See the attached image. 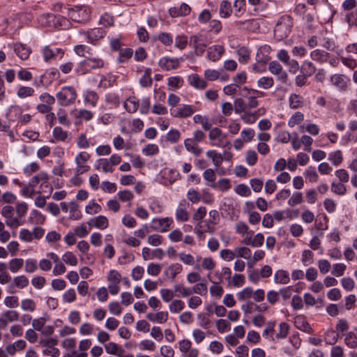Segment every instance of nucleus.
<instances>
[{"instance_id": "3", "label": "nucleus", "mask_w": 357, "mask_h": 357, "mask_svg": "<svg viewBox=\"0 0 357 357\" xmlns=\"http://www.w3.org/2000/svg\"><path fill=\"white\" fill-rule=\"evenodd\" d=\"M56 97L60 105L66 107L75 102L77 93L73 87L64 86L56 94Z\"/></svg>"}, {"instance_id": "42", "label": "nucleus", "mask_w": 357, "mask_h": 357, "mask_svg": "<svg viewBox=\"0 0 357 357\" xmlns=\"http://www.w3.org/2000/svg\"><path fill=\"white\" fill-rule=\"evenodd\" d=\"M280 331L276 334V337L278 339H284L289 334V325L286 322H282L279 325Z\"/></svg>"}, {"instance_id": "6", "label": "nucleus", "mask_w": 357, "mask_h": 357, "mask_svg": "<svg viewBox=\"0 0 357 357\" xmlns=\"http://www.w3.org/2000/svg\"><path fill=\"white\" fill-rule=\"evenodd\" d=\"M189 44L194 48L197 56H201L205 52L206 44L204 43V36L201 33L191 36Z\"/></svg>"}, {"instance_id": "26", "label": "nucleus", "mask_w": 357, "mask_h": 357, "mask_svg": "<svg viewBox=\"0 0 357 357\" xmlns=\"http://www.w3.org/2000/svg\"><path fill=\"white\" fill-rule=\"evenodd\" d=\"M232 13L231 3L226 0H223L220 6V15L222 17L226 18L231 15Z\"/></svg>"}, {"instance_id": "11", "label": "nucleus", "mask_w": 357, "mask_h": 357, "mask_svg": "<svg viewBox=\"0 0 357 357\" xmlns=\"http://www.w3.org/2000/svg\"><path fill=\"white\" fill-rule=\"evenodd\" d=\"M191 8L186 3H182L178 8L174 7L169 9V14L172 17L185 16L190 13Z\"/></svg>"}, {"instance_id": "43", "label": "nucleus", "mask_w": 357, "mask_h": 357, "mask_svg": "<svg viewBox=\"0 0 357 357\" xmlns=\"http://www.w3.org/2000/svg\"><path fill=\"white\" fill-rule=\"evenodd\" d=\"M20 219V218H18V216L14 217L12 215L10 218L6 219V224L11 229H17L23 224V222Z\"/></svg>"}, {"instance_id": "21", "label": "nucleus", "mask_w": 357, "mask_h": 357, "mask_svg": "<svg viewBox=\"0 0 357 357\" xmlns=\"http://www.w3.org/2000/svg\"><path fill=\"white\" fill-rule=\"evenodd\" d=\"M289 276L287 271L284 270H278L274 275V281L277 284H287L289 282Z\"/></svg>"}, {"instance_id": "54", "label": "nucleus", "mask_w": 357, "mask_h": 357, "mask_svg": "<svg viewBox=\"0 0 357 357\" xmlns=\"http://www.w3.org/2000/svg\"><path fill=\"white\" fill-rule=\"evenodd\" d=\"M303 202V194L301 192H295L288 200V204L291 206L299 204Z\"/></svg>"}, {"instance_id": "40", "label": "nucleus", "mask_w": 357, "mask_h": 357, "mask_svg": "<svg viewBox=\"0 0 357 357\" xmlns=\"http://www.w3.org/2000/svg\"><path fill=\"white\" fill-rule=\"evenodd\" d=\"M304 175L306 178H307L310 182L315 183L318 181L319 176L315 171V168L314 167H309L305 171Z\"/></svg>"}, {"instance_id": "16", "label": "nucleus", "mask_w": 357, "mask_h": 357, "mask_svg": "<svg viewBox=\"0 0 357 357\" xmlns=\"http://www.w3.org/2000/svg\"><path fill=\"white\" fill-rule=\"evenodd\" d=\"M105 349L107 354L121 356L124 353L123 349L116 343L110 342L105 344Z\"/></svg>"}, {"instance_id": "14", "label": "nucleus", "mask_w": 357, "mask_h": 357, "mask_svg": "<svg viewBox=\"0 0 357 357\" xmlns=\"http://www.w3.org/2000/svg\"><path fill=\"white\" fill-rule=\"evenodd\" d=\"M195 112V109L191 105H185L182 107L177 109L175 114L172 113V115L176 118H188Z\"/></svg>"}, {"instance_id": "62", "label": "nucleus", "mask_w": 357, "mask_h": 357, "mask_svg": "<svg viewBox=\"0 0 357 357\" xmlns=\"http://www.w3.org/2000/svg\"><path fill=\"white\" fill-rule=\"evenodd\" d=\"M331 190L335 194L344 195L347 192V188L346 186L341 183H333L331 185Z\"/></svg>"}, {"instance_id": "7", "label": "nucleus", "mask_w": 357, "mask_h": 357, "mask_svg": "<svg viewBox=\"0 0 357 357\" xmlns=\"http://www.w3.org/2000/svg\"><path fill=\"white\" fill-rule=\"evenodd\" d=\"M90 158V155L85 151L79 153L75 158V163L77 165V174H82L89 170L90 167L86 163Z\"/></svg>"}, {"instance_id": "10", "label": "nucleus", "mask_w": 357, "mask_h": 357, "mask_svg": "<svg viewBox=\"0 0 357 357\" xmlns=\"http://www.w3.org/2000/svg\"><path fill=\"white\" fill-rule=\"evenodd\" d=\"M179 63L180 59L163 57L160 59L158 64L162 68H164L166 70H170L176 69L179 66Z\"/></svg>"}, {"instance_id": "15", "label": "nucleus", "mask_w": 357, "mask_h": 357, "mask_svg": "<svg viewBox=\"0 0 357 357\" xmlns=\"http://www.w3.org/2000/svg\"><path fill=\"white\" fill-rule=\"evenodd\" d=\"M116 76L108 74L106 76H102L98 83V87L107 89L109 87H112L114 85H116Z\"/></svg>"}, {"instance_id": "63", "label": "nucleus", "mask_w": 357, "mask_h": 357, "mask_svg": "<svg viewBox=\"0 0 357 357\" xmlns=\"http://www.w3.org/2000/svg\"><path fill=\"white\" fill-rule=\"evenodd\" d=\"M180 136L181 134L178 130L172 129L167 135V139L172 143H176L178 141Z\"/></svg>"}, {"instance_id": "25", "label": "nucleus", "mask_w": 357, "mask_h": 357, "mask_svg": "<svg viewBox=\"0 0 357 357\" xmlns=\"http://www.w3.org/2000/svg\"><path fill=\"white\" fill-rule=\"evenodd\" d=\"M316 67L311 61H305L301 68V73L310 77L316 72Z\"/></svg>"}, {"instance_id": "37", "label": "nucleus", "mask_w": 357, "mask_h": 357, "mask_svg": "<svg viewBox=\"0 0 357 357\" xmlns=\"http://www.w3.org/2000/svg\"><path fill=\"white\" fill-rule=\"evenodd\" d=\"M24 264V260L20 258H15L9 262V269L12 273H16L22 268Z\"/></svg>"}, {"instance_id": "8", "label": "nucleus", "mask_w": 357, "mask_h": 357, "mask_svg": "<svg viewBox=\"0 0 357 357\" xmlns=\"http://www.w3.org/2000/svg\"><path fill=\"white\" fill-rule=\"evenodd\" d=\"M269 71L278 76L279 80L285 82L287 79V73L283 70L282 66L276 61H273L268 64Z\"/></svg>"}, {"instance_id": "5", "label": "nucleus", "mask_w": 357, "mask_h": 357, "mask_svg": "<svg viewBox=\"0 0 357 357\" xmlns=\"http://www.w3.org/2000/svg\"><path fill=\"white\" fill-rule=\"evenodd\" d=\"M40 20H46L45 24L47 26H54L65 29L68 24V20L61 15H55L52 13H47L40 17Z\"/></svg>"}, {"instance_id": "31", "label": "nucleus", "mask_w": 357, "mask_h": 357, "mask_svg": "<svg viewBox=\"0 0 357 357\" xmlns=\"http://www.w3.org/2000/svg\"><path fill=\"white\" fill-rule=\"evenodd\" d=\"M103 37V31L102 29H93L87 32V38L89 42L93 43V41L98 40V39Z\"/></svg>"}, {"instance_id": "41", "label": "nucleus", "mask_w": 357, "mask_h": 357, "mask_svg": "<svg viewBox=\"0 0 357 357\" xmlns=\"http://www.w3.org/2000/svg\"><path fill=\"white\" fill-rule=\"evenodd\" d=\"M273 79L270 77H263L257 81V85L259 87L264 89H268L273 86Z\"/></svg>"}, {"instance_id": "61", "label": "nucleus", "mask_w": 357, "mask_h": 357, "mask_svg": "<svg viewBox=\"0 0 357 357\" xmlns=\"http://www.w3.org/2000/svg\"><path fill=\"white\" fill-rule=\"evenodd\" d=\"M235 192L238 195L243 197H248L251 194L250 189L245 184L238 185L235 189Z\"/></svg>"}, {"instance_id": "36", "label": "nucleus", "mask_w": 357, "mask_h": 357, "mask_svg": "<svg viewBox=\"0 0 357 357\" xmlns=\"http://www.w3.org/2000/svg\"><path fill=\"white\" fill-rule=\"evenodd\" d=\"M14 284L10 285V287H17L20 289H23L26 287L29 284V280L24 275H20L14 278L13 279Z\"/></svg>"}, {"instance_id": "51", "label": "nucleus", "mask_w": 357, "mask_h": 357, "mask_svg": "<svg viewBox=\"0 0 357 357\" xmlns=\"http://www.w3.org/2000/svg\"><path fill=\"white\" fill-rule=\"evenodd\" d=\"M184 303L181 300L174 301L169 306V310L174 313H178L184 308Z\"/></svg>"}, {"instance_id": "46", "label": "nucleus", "mask_w": 357, "mask_h": 357, "mask_svg": "<svg viewBox=\"0 0 357 357\" xmlns=\"http://www.w3.org/2000/svg\"><path fill=\"white\" fill-rule=\"evenodd\" d=\"M34 93V89L29 86H21L19 88L17 95L21 98L31 96Z\"/></svg>"}, {"instance_id": "53", "label": "nucleus", "mask_w": 357, "mask_h": 357, "mask_svg": "<svg viewBox=\"0 0 357 357\" xmlns=\"http://www.w3.org/2000/svg\"><path fill=\"white\" fill-rule=\"evenodd\" d=\"M101 206L94 201H93L91 204L86 206L85 207L86 213L90 215L98 213L101 211Z\"/></svg>"}, {"instance_id": "24", "label": "nucleus", "mask_w": 357, "mask_h": 357, "mask_svg": "<svg viewBox=\"0 0 357 357\" xmlns=\"http://www.w3.org/2000/svg\"><path fill=\"white\" fill-rule=\"evenodd\" d=\"M331 82L333 85L335 86L340 90H345L347 88V83L344 81V77L342 75H334L331 77Z\"/></svg>"}, {"instance_id": "48", "label": "nucleus", "mask_w": 357, "mask_h": 357, "mask_svg": "<svg viewBox=\"0 0 357 357\" xmlns=\"http://www.w3.org/2000/svg\"><path fill=\"white\" fill-rule=\"evenodd\" d=\"M326 52L321 50H315L310 54L311 58L317 61L323 62L326 60Z\"/></svg>"}, {"instance_id": "44", "label": "nucleus", "mask_w": 357, "mask_h": 357, "mask_svg": "<svg viewBox=\"0 0 357 357\" xmlns=\"http://www.w3.org/2000/svg\"><path fill=\"white\" fill-rule=\"evenodd\" d=\"M344 342L350 348L354 349L357 347V337L353 332H349L346 334Z\"/></svg>"}, {"instance_id": "64", "label": "nucleus", "mask_w": 357, "mask_h": 357, "mask_svg": "<svg viewBox=\"0 0 357 357\" xmlns=\"http://www.w3.org/2000/svg\"><path fill=\"white\" fill-rule=\"evenodd\" d=\"M345 22H347L349 26L356 25V22H357V9L355 11L349 12L346 14Z\"/></svg>"}, {"instance_id": "55", "label": "nucleus", "mask_w": 357, "mask_h": 357, "mask_svg": "<svg viewBox=\"0 0 357 357\" xmlns=\"http://www.w3.org/2000/svg\"><path fill=\"white\" fill-rule=\"evenodd\" d=\"M303 105L301 97L296 94H292L289 97V106L292 109L301 107Z\"/></svg>"}, {"instance_id": "18", "label": "nucleus", "mask_w": 357, "mask_h": 357, "mask_svg": "<svg viewBox=\"0 0 357 357\" xmlns=\"http://www.w3.org/2000/svg\"><path fill=\"white\" fill-rule=\"evenodd\" d=\"M295 325L297 328L307 333H312V328L303 317H297L295 319Z\"/></svg>"}, {"instance_id": "50", "label": "nucleus", "mask_w": 357, "mask_h": 357, "mask_svg": "<svg viewBox=\"0 0 357 357\" xmlns=\"http://www.w3.org/2000/svg\"><path fill=\"white\" fill-rule=\"evenodd\" d=\"M21 307L23 310L33 312L36 310V303L32 299H24L22 301Z\"/></svg>"}, {"instance_id": "22", "label": "nucleus", "mask_w": 357, "mask_h": 357, "mask_svg": "<svg viewBox=\"0 0 357 357\" xmlns=\"http://www.w3.org/2000/svg\"><path fill=\"white\" fill-rule=\"evenodd\" d=\"M139 107V101L135 97L128 98L124 102V108L129 113H135Z\"/></svg>"}, {"instance_id": "57", "label": "nucleus", "mask_w": 357, "mask_h": 357, "mask_svg": "<svg viewBox=\"0 0 357 357\" xmlns=\"http://www.w3.org/2000/svg\"><path fill=\"white\" fill-rule=\"evenodd\" d=\"M63 261L71 266H76L77 264V259L75 255L71 252H67L63 255Z\"/></svg>"}, {"instance_id": "2", "label": "nucleus", "mask_w": 357, "mask_h": 357, "mask_svg": "<svg viewBox=\"0 0 357 357\" xmlns=\"http://www.w3.org/2000/svg\"><path fill=\"white\" fill-rule=\"evenodd\" d=\"M91 10L86 6H75L68 8V16L78 23H84L90 18Z\"/></svg>"}, {"instance_id": "56", "label": "nucleus", "mask_w": 357, "mask_h": 357, "mask_svg": "<svg viewBox=\"0 0 357 357\" xmlns=\"http://www.w3.org/2000/svg\"><path fill=\"white\" fill-rule=\"evenodd\" d=\"M238 61L240 62H246L250 59V52L245 47H241L237 50Z\"/></svg>"}, {"instance_id": "29", "label": "nucleus", "mask_w": 357, "mask_h": 357, "mask_svg": "<svg viewBox=\"0 0 357 357\" xmlns=\"http://www.w3.org/2000/svg\"><path fill=\"white\" fill-rule=\"evenodd\" d=\"M190 83L192 86L199 89H204L207 86L206 82L198 75H193L190 79Z\"/></svg>"}, {"instance_id": "45", "label": "nucleus", "mask_w": 357, "mask_h": 357, "mask_svg": "<svg viewBox=\"0 0 357 357\" xmlns=\"http://www.w3.org/2000/svg\"><path fill=\"white\" fill-rule=\"evenodd\" d=\"M151 70L150 68H147L145 70L144 75L141 77L139 80V83L142 86L147 87L150 86L152 84V79L151 77Z\"/></svg>"}, {"instance_id": "17", "label": "nucleus", "mask_w": 357, "mask_h": 357, "mask_svg": "<svg viewBox=\"0 0 357 357\" xmlns=\"http://www.w3.org/2000/svg\"><path fill=\"white\" fill-rule=\"evenodd\" d=\"M146 318L152 322L162 324L167 320L168 313L167 312H158L155 314L148 313Z\"/></svg>"}, {"instance_id": "4", "label": "nucleus", "mask_w": 357, "mask_h": 357, "mask_svg": "<svg viewBox=\"0 0 357 357\" xmlns=\"http://www.w3.org/2000/svg\"><path fill=\"white\" fill-rule=\"evenodd\" d=\"M104 66V61L100 58L86 57V59L79 63L80 71L82 74H84L93 69L101 68Z\"/></svg>"}, {"instance_id": "34", "label": "nucleus", "mask_w": 357, "mask_h": 357, "mask_svg": "<svg viewBox=\"0 0 357 357\" xmlns=\"http://www.w3.org/2000/svg\"><path fill=\"white\" fill-rule=\"evenodd\" d=\"M53 137L57 141L64 142L68 138V134L64 131L61 127H55L53 129Z\"/></svg>"}, {"instance_id": "30", "label": "nucleus", "mask_w": 357, "mask_h": 357, "mask_svg": "<svg viewBox=\"0 0 357 357\" xmlns=\"http://www.w3.org/2000/svg\"><path fill=\"white\" fill-rule=\"evenodd\" d=\"M133 51L131 48H124L121 50L119 55L117 58L119 63H125L128 61L132 56Z\"/></svg>"}, {"instance_id": "23", "label": "nucleus", "mask_w": 357, "mask_h": 357, "mask_svg": "<svg viewBox=\"0 0 357 357\" xmlns=\"http://www.w3.org/2000/svg\"><path fill=\"white\" fill-rule=\"evenodd\" d=\"M206 155L208 158L212 160L213 163L216 168L219 167L222 165L223 161L222 155L220 153H217L216 151H208Z\"/></svg>"}, {"instance_id": "60", "label": "nucleus", "mask_w": 357, "mask_h": 357, "mask_svg": "<svg viewBox=\"0 0 357 357\" xmlns=\"http://www.w3.org/2000/svg\"><path fill=\"white\" fill-rule=\"evenodd\" d=\"M252 294V289L251 287H246L238 293L237 298L239 301H245L250 298Z\"/></svg>"}, {"instance_id": "27", "label": "nucleus", "mask_w": 357, "mask_h": 357, "mask_svg": "<svg viewBox=\"0 0 357 357\" xmlns=\"http://www.w3.org/2000/svg\"><path fill=\"white\" fill-rule=\"evenodd\" d=\"M47 180H49L47 174L41 172L37 175L34 176L29 183L33 187H35L39 182H43V185H46Z\"/></svg>"}, {"instance_id": "38", "label": "nucleus", "mask_w": 357, "mask_h": 357, "mask_svg": "<svg viewBox=\"0 0 357 357\" xmlns=\"http://www.w3.org/2000/svg\"><path fill=\"white\" fill-rule=\"evenodd\" d=\"M234 109L236 114L244 112L248 109L246 103L241 98H236L234 102Z\"/></svg>"}, {"instance_id": "33", "label": "nucleus", "mask_w": 357, "mask_h": 357, "mask_svg": "<svg viewBox=\"0 0 357 357\" xmlns=\"http://www.w3.org/2000/svg\"><path fill=\"white\" fill-rule=\"evenodd\" d=\"M182 271V266L179 264H173L170 265L165 271V274L169 275L174 280L177 274Z\"/></svg>"}, {"instance_id": "19", "label": "nucleus", "mask_w": 357, "mask_h": 357, "mask_svg": "<svg viewBox=\"0 0 357 357\" xmlns=\"http://www.w3.org/2000/svg\"><path fill=\"white\" fill-rule=\"evenodd\" d=\"M96 169L99 170L102 169L103 172H112L114 171L113 165L109 162L107 158H100L96 161Z\"/></svg>"}, {"instance_id": "39", "label": "nucleus", "mask_w": 357, "mask_h": 357, "mask_svg": "<svg viewBox=\"0 0 357 357\" xmlns=\"http://www.w3.org/2000/svg\"><path fill=\"white\" fill-rule=\"evenodd\" d=\"M347 266L342 263L335 264L333 266L331 274L335 277H340L344 274Z\"/></svg>"}, {"instance_id": "12", "label": "nucleus", "mask_w": 357, "mask_h": 357, "mask_svg": "<svg viewBox=\"0 0 357 357\" xmlns=\"http://www.w3.org/2000/svg\"><path fill=\"white\" fill-rule=\"evenodd\" d=\"M15 54L22 60L28 59L31 49L22 43H15L13 46Z\"/></svg>"}, {"instance_id": "13", "label": "nucleus", "mask_w": 357, "mask_h": 357, "mask_svg": "<svg viewBox=\"0 0 357 357\" xmlns=\"http://www.w3.org/2000/svg\"><path fill=\"white\" fill-rule=\"evenodd\" d=\"M88 224L100 229H106L109 225L108 219L104 215H99L90 219Z\"/></svg>"}, {"instance_id": "28", "label": "nucleus", "mask_w": 357, "mask_h": 357, "mask_svg": "<svg viewBox=\"0 0 357 357\" xmlns=\"http://www.w3.org/2000/svg\"><path fill=\"white\" fill-rule=\"evenodd\" d=\"M193 120L196 123L202 124V128L205 130H209L212 126V124L209 122L208 118L206 116L196 114L193 117Z\"/></svg>"}, {"instance_id": "47", "label": "nucleus", "mask_w": 357, "mask_h": 357, "mask_svg": "<svg viewBox=\"0 0 357 357\" xmlns=\"http://www.w3.org/2000/svg\"><path fill=\"white\" fill-rule=\"evenodd\" d=\"M328 160L332 162V163L337 166L342 162L343 158L340 151H336L329 154Z\"/></svg>"}, {"instance_id": "32", "label": "nucleus", "mask_w": 357, "mask_h": 357, "mask_svg": "<svg viewBox=\"0 0 357 357\" xmlns=\"http://www.w3.org/2000/svg\"><path fill=\"white\" fill-rule=\"evenodd\" d=\"M211 187L218 188L222 192H225L231 188L230 181L228 178H221L217 183L211 184Z\"/></svg>"}, {"instance_id": "49", "label": "nucleus", "mask_w": 357, "mask_h": 357, "mask_svg": "<svg viewBox=\"0 0 357 357\" xmlns=\"http://www.w3.org/2000/svg\"><path fill=\"white\" fill-rule=\"evenodd\" d=\"M209 130L208 137L211 141H216L218 138L220 137H227V135L222 133V130L218 128H211Z\"/></svg>"}, {"instance_id": "1", "label": "nucleus", "mask_w": 357, "mask_h": 357, "mask_svg": "<svg viewBox=\"0 0 357 357\" xmlns=\"http://www.w3.org/2000/svg\"><path fill=\"white\" fill-rule=\"evenodd\" d=\"M293 20L289 15H283L278 21L274 29V36L278 40L287 38L291 31Z\"/></svg>"}, {"instance_id": "20", "label": "nucleus", "mask_w": 357, "mask_h": 357, "mask_svg": "<svg viewBox=\"0 0 357 357\" xmlns=\"http://www.w3.org/2000/svg\"><path fill=\"white\" fill-rule=\"evenodd\" d=\"M195 142L194 139L189 138L185 140L184 145L188 151L192 152L195 155H199L202 152V149Z\"/></svg>"}, {"instance_id": "58", "label": "nucleus", "mask_w": 357, "mask_h": 357, "mask_svg": "<svg viewBox=\"0 0 357 357\" xmlns=\"http://www.w3.org/2000/svg\"><path fill=\"white\" fill-rule=\"evenodd\" d=\"M176 218L178 221L185 222L189 219V213L185 209L178 208L176 211Z\"/></svg>"}, {"instance_id": "35", "label": "nucleus", "mask_w": 357, "mask_h": 357, "mask_svg": "<svg viewBox=\"0 0 357 357\" xmlns=\"http://www.w3.org/2000/svg\"><path fill=\"white\" fill-rule=\"evenodd\" d=\"M79 205L75 202L70 203V218L72 220H79L82 217L81 212L78 210Z\"/></svg>"}, {"instance_id": "9", "label": "nucleus", "mask_w": 357, "mask_h": 357, "mask_svg": "<svg viewBox=\"0 0 357 357\" xmlns=\"http://www.w3.org/2000/svg\"><path fill=\"white\" fill-rule=\"evenodd\" d=\"M225 52V48L222 45H213L207 50V57L211 61H218Z\"/></svg>"}, {"instance_id": "52", "label": "nucleus", "mask_w": 357, "mask_h": 357, "mask_svg": "<svg viewBox=\"0 0 357 357\" xmlns=\"http://www.w3.org/2000/svg\"><path fill=\"white\" fill-rule=\"evenodd\" d=\"M341 284L342 287L348 291L354 289L355 287L354 280L350 277H345L341 280Z\"/></svg>"}, {"instance_id": "59", "label": "nucleus", "mask_w": 357, "mask_h": 357, "mask_svg": "<svg viewBox=\"0 0 357 357\" xmlns=\"http://www.w3.org/2000/svg\"><path fill=\"white\" fill-rule=\"evenodd\" d=\"M318 268L322 274H326L331 269V265L326 259H320L318 261Z\"/></svg>"}]
</instances>
